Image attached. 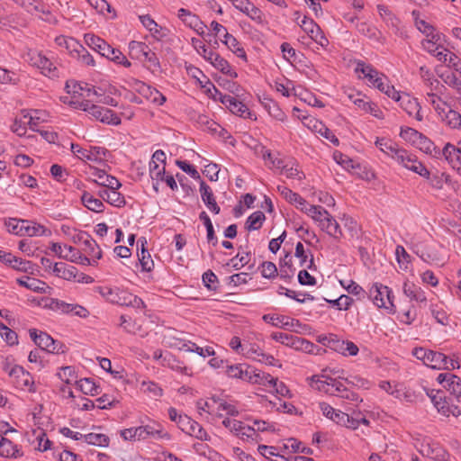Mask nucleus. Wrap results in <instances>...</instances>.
<instances>
[{
	"label": "nucleus",
	"instance_id": "1",
	"mask_svg": "<svg viewBox=\"0 0 461 461\" xmlns=\"http://www.w3.org/2000/svg\"><path fill=\"white\" fill-rule=\"evenodd\" d=\"M85 41L91 49L97 51L101 56L126 68L131 67V63L126 59L120 50L113 48L100 37L87 33L85 35Z\"/></svg>",
	"mask_w": 461,
	"mask_h": 461
},
{
	"label": "nucleus",
	"instance_id": "2",
	"mask_svg": "<svg viewBox=\"0 0 461 461\" xmlns=\"http://www.w3.org/2000/svg\"><path fill=\"white\" fill-rule=\"evenodd\" d=\"M97 291L103 298L113 304H118L121 306H131L134 308H143L145 306L143 301L140 298L120 288H111L104 286L98 287Z\"/></svg>",
	"mask_w": 461,
	"mask_h": 461
},
{
	"label": "nucleus",
	"instance_id": "3",
	"mask_svg": "<svg viewBox=\"0 0 461 461\" xmlns=\"http://www.w3.org/2000/svg\"><path fill=\"white\" fill-rule=\"evenodd\" d=\"M450 379L452 380L446 384V390L450 395L447 400L446 411H442V414L458 417L461 415V379L456 375L450 376Z\"/></svg>",
	"mask_w": 461,
	"mask_h": 461
},
{
	"label": "nucleus",
	"instance_id": "4",
	"mask_svg": "<svg viewBox=\"0 0 461 461\" xmlns=\"http://www.w3.org/2000/svg\"><path fill=\"white\" fill-rule=\"evenodd\" d=\"M392 158L403 167L411 170L423 177H429V171L417 159L415 155L411 154L408 150L399 148L398 150L394 152Z\"/></svg>",
	"mask_w": 461,
	"mask_h": 461
},
{
	"label": "nucleus",
	"instance_id": "5",
	"mask_svg": "<svg viewBox=\"0 0 461 461\" xmlns=\"http://www.w3.org/2000/svg\"><path fill=\"white\" fill-rule=\"evenodd\" d=\"M342 380L343 379L332 378L324 375H321V377L314 375L312 377V386L319 391H323L330 395L339 397L346 388Z\"/></svg>",
	"mask_w": 461,
	"mask_h": 461
},
{
	"label": "nucleus",
	"instance_id": "6",
	"mask_svg": "<svg viewBox=\"0 0 461 461\" xmlns=\"http://www.w3.org/2000/svg\"><path fill=\"white\" fill-rule=\"evenodd\" d=\"M129 51L131 58L140 60L144 59L154 68H160V63L156 53L152 52L146 43L131 41L129 43Z\"/></svg>",
	"mask_w": 461,
	"mask_h": 461
},
{
	"label": "nucleus",
	"instance_id": "7",
	"mask_svg": "<svg viewBox=\"0 0 461 461\" xmlns=\"http://www.w3.org/2000/svg\"><path fill=\"white\" fill-rule=\"evenodd\" d=\"M369 298L378 308L393 310L394 307L392 291L388 286L383 285L382 284L375 283L372 285L369 290Z\"/></svg>",
	"mask_w": 461,
	"mask_h": 461
},
{
	"label": "nucleus",
	"instance_id": "8",
	"mask_svg": "<svg viewBox=\"0 0 461 461\" xmlns=\"http://www.w3.org/2000/svg\"><path fill=\"white\" fill-rule=\"evenodd\" d=\"M442 35L436 32L421 41L422 48L429 54L433 55L438 61H446V56L448 50L443 45Z\"/></svg>",
	"mask_w": 461,
	"mask_h": 461
},
{
	"label": "nucleus",
	"instance_id": "9",
	"mask_svg": "<svg viewBox=\"0 0 461 461\" xmlns=\"http://www.w3.org/2000/svg\"><path fill=\"white\" fill-rule=\"evenodd\" d=\"M26 61L32 66L41 69V73L50 77H56V67L53 66L52 62L43 56L41 52L30 50L26 53Z\"/></svg>",
	"mask_w": 461,
	"mask_h": 461
},
{
	"label": "nucleus",
	"instance_id": "10",
	"mask_svg": "<svg viewBox=\"0 0 461 461\" xmlns=\"http://www.w3.org/2000/svg\"><path fill=\"white\" fill-rule=\"evenodd\" d=\"M51 251L54 252L59 258H63L66 260H69L71 262L81 264L84 266L92 265V261L89 258L83 255L77 249L72 246L65 245V249L68 250V253L63 254L62 246L59 243H52L51 244Z\"/></svg>",
	"mask_w": 461,
	"mask_h": 461
},
{
	"label": "nucleus",
	"instance_id": "11",
	"mask_svg": "<svg viewBox=\"0 0 461 461\" xmlns=\"http://www.w3.org/2000/svg\"><path fill=\"white\" fill-rule=\"evenodd\" d=\"M413 356L423 362L424 365L434 369H442L446 355L423 348H414Z\"/></svg>",
	"mask_w": 461,
	"mask_h": 461
},
{
	"label": "nucleus",
	"instance_id": "12",
	"mask_svg": "<svg viewBox=\"0 0 461 461\" xmlns=\"http://www.w3.org/2000/svg\"><path fill=\"white\" fill-rule=\"evenodd\" d=\"M418 451L423 456L437 461L447 460V452L438 444L429 439H425L416 445Z\"/></svg>",
	"mask_w": 461,
	"mask_h": 461
},
{
	"label": "nucleus",
	"instance_id": "13",
	"mask_svg": "<svg viewBox=\"0 0 461 461\" xmlns=\"http://www.w3.org/2000/svg\"><path fill=\"white\" fill-rule=\"evenodd\" d=\"M178 428L185 433L197 439L208 441L211 439L206 430L190 417H182L178 420Z\"/></svg>",
	"mask_w": 461,
	"mask_h": 461
},
{
	"label": "nucleus",
	"instance_id": "14",
	"mask_svg": "<svg viewBox=\"0 0 461 461\" xmlns=\"http://www.w3.org/2000/svg\"><path fill=\"white\" fill-rule=\"evenodd\" d=\"M86 174L93 182L99 185L112 189H119L122 186V184L116 177L107 175L104 170L95 167L90 166Z\"/></svg>",
	"mask_w": 461,
	"mask_h": 461
},
{
	"label": "nucleus",
	"instance_id": "15",
	"mask_svg": "<svg viewBox=\"0 0 461 461\" xmlns=\"http://www.w3.org/2000/svg\"><path fill=\"white\" fill-rule=\"evenodd\" d=\"M30 336L35 344L41 349H44L50 353L59 354L63 352L62 345L60 343H57L49 334L45 332H40L38 334L36 330H31Z\"/></svg>",
	"mask_w": 461,
	"mask_h": 461
},
{
	"label": "nucleus",
	"instance_id": "16",
	"mask_svg": "<svg viewBox=\"0 0 461 461\" xmlns=\"http://www.w3.org/2000/svg\"><path fill=\"white\" fill-rule=\"evenodd\" d=\"M379 15L383 21L390 27L393 32L401 38H407V32L401 25L400 20L391 12V10L384 5H377Z\"/></svg>",
	"mask_w": 461,
	"mask_h": 461
},
{
	"label": "nucleus",
	"instance_id": "17",
	"mask_svg": "<svg viewBox=\"0 0 461 461\" xmlns=\"http://www.w3.org/2000/svg\"><path fill=\"white\" fill-rule=\"evenodd\" d=\"M348 98L363 112L370 113L378 119L383 118V112L380 110L378 105L370 101L366 96L362 95L360 93H357L349 95Z\"/></svg>",
	"mask_w": 461,
	"mask_h": 461
},
{
	"label": "nucleus",
	"instance_id": "18",
	"mask_svg": "<svg viewBox=\"0 0 461 461\" xmlns=\"http://www.w3.org/2000/svg\"><path fill=\"white\" fill-rule=\"evenodd\" d=\"M263 320L275 327L298 331L302 323L296 320L284 315L265 314Z\"/></svg>",
	"mask_w": 461,
	"mask_h": 461
},
{
	"label": "nucleus",
	"instance_id": "19",
	"mask_svg": "<svg viewBox=\"0 0 461 461\" xmlns=\"http://www.w3.org/2000/svg\"><path fill=\"white\" fill-rule=\"evenodd\" d=\"M356 72H361L365 78L368 80V84L379 90L384 88V75L380 74L375 68L370 65H365L363 62H357Z\"/></svg>",
	"mask_w": 461,
	"mask_h": 461
},
{
	"label": "nucleus",
	"instance_id": "20",
	"mask_svg": "<svg viewBox=\"0 0 461 461\" xmlns=\"http://www.w3.org/2000/svg\"><path fill=\"white\" fill-rule=\"evenodd\" d=\"M48 306L54 311H59L64 313H73L79 317H86L88 311L78 304L67 303L58 299H50Z\"/></svg>",
	"mask_w": 461,
	"mask_h": 461
},
{
	"label": "nucleus",
	"instance_id": "21",
	"mask_svg": "<svg viewBox=\"0 0 461 461\" xmlns=\"http://www.w3.org/2000/svg\"><path fill=\"white\" fill-rule=\"evenodd\" d=\"M8 375L12 378V383L15 387L22 390L28 388L29 391H32V377L22 366H14L10 371H8Z\"/></svg>",
	"mask_w": 461,
	"mask_h": 461
},
{
	"label": "nucleus",
	"instance_id": "22",
	"mask_svg": "<svg viewBox=\"0 0 461 461\" xmlns=\"http://www.w3.org/2000/svg\"><path fill=\"white\" fill-rule=\"evenodd\" d=\"M14 429H5L0 431V456L4 457H19L22 456L20 449L10 439L6 438L5 435L8 432H14Z\"/></svg>",
	"mask_w": 461,
	"mask_h": 461
},
{
	"label": "nucleus",
	"instance_id": "23",
	"mask_svg": "<svg viewBox=\"0 0 461 461\" xmlns=\"http://www.w3.org/2000/svg\"><path fill=\"white\" fill-rule=\"evenodd\" d=\"M441 152L452 167L461 174V141L456 146L446 144Z\"/></svg>",
	"mask_w": 461,
	"mask_h": 461
},
{
	"label": "nucleus",
	"instance_id": "24",
	"mask_svg": "<svg viewBox=\"0 0 461 461\" xmlns=\"http://www.w3.org/2000/svg\"><path fill=\"white\" fill-rule=\"evenodd\" d=\"M91 115L103 123L119 125L121 118L111 109L96 105L92 107Z\"/></svg>",
	"mask_w": 461,
	"mask_h": 461
},
{
	"label": "nucleus",
	"instance_id": "25",
	"mask_svg": "<svg viewBox=\"0 0 461 461\" xmlns=\"http://www.w3.org/2000/svg\"><path fill=\"white\" fill-rule=\"evenodd\" d=\"M271 338L277 342L291 348H294L296 349L303 348L304 345L305 349L308 348L309 346H312L308 340L298 337H294L293 335L284 332H274L272 333Z\"/></svg>",
	"mask_w": 461,
	"mask_h": 461
},
{
	"label": "nucleus",
	"instance_id": "26",
	"mask_svg": "<svg viewBox=\"0 0 461 461\" xmlns=\"http://www.w3.org/2000/svg\"><path fill=\"white\" fill-rule=\"evenodd\" d=\"M400 105L409 116L414 117L418 122L423 120V116L420 113V105L417 99L403 93Z\"/></svg>",
	"mask_w": 461,
	"mask_h": 461
},
{
	"label": "nucleus",
	"instance_id": "27",
	"mask_svg": "<svg viewBox=\"0 0 461 461\" xmlns=\"http://www.w3.org/2000/svg\"><path fill=\"white\" fill-rule=\"evenodd\" d=\"M331 349L343 356H356L359 350L354 342L340 339L337 335L331 343Z\"/></svg>",
	"mask_w": 461,
	"mask_h": 461
},
{
	"label": "nucleus",
	"instance_id": "28",
	"mask_svg": "<svg viewBox=\"0 0 461 461\" xmlns=\"http://www.w3.org/2000/svg\"><path fill=\"white\" fill-rule=\"evenodd\" d=\"M248 373L249 374L247 375V382L263 385H276V378L271 376L269 374H267L265 372H262L252 367H249Z\"/></svg>",
	"mask_w": 461,
	"mask_h": 461
},
{
	"label": "nucleus",
	"instance_id": "29",
	"mask_svg": "<svg viewBox=\"0 0 461 461\" xmlns=\"http://www.w3.org/2000/svg\"><path fill=\"white\" fill-rule=\"evenodd\" d=\"M201 198L207 208L213 213L218 214L221 211L220 206L217 204L213 193L211 187L202 181L200 184Z\"/></svg>",
	"mask_w": 461,
	"mask_h": 461
},
{
	"label": "nucleus",
	"instance_id": "30",
	"mask_svg": "<svg viewBox=\"0 0 461 461\" xmlns=\"http://www.w3.org/2000/svg\"><path fill=\"white\" fill-rule=\"evenodd\" d=\"M319 227L321 230H324L327 234L336 240H339L342 237V231L339 224L330 213H328V216L322 220Z\"/></svg>",
	"mask_w": 461,
	"mask_h": 461
},
{
	"label": "nucleus",
	"instance_id": "31",
	"mask_svg": "<svg viewBox=\"0 0 461 461\" xmlns=\"http://www.w3.org/2000/svg\"><path fill=\"white\" fill-rule=\"evenodd\" d=\"M17 283L20 285L37 293L45 294L50 290V287L45 282L34 277L26 276L25 278H19L17 279Z\"/></svg>",
	"mask_w": 461,
	"mask_h": 461
},
{
	"label": "nucleus",
	"instance_id": "32",
	"mask_svg": "<svg viewBox=\"0 0 461 461\" xmlns=\"http://www.w3.org/2000/svg\"><path fill=\"white\" fill-rule=\"evenodd\" d=\"M208 61L218 70L222 72L225 75L230 76V77H236L237 73L233 71L229 64V62L221 58L218 53L216 54H209Z\"/></svg>",
	"mask_w": 461,
	"mask_h": 461
},
{
	"label": "nucleus",
	"instance_id": "33",
	"mask_svg": "<svg viewBox=\"0 0 461 461\" xmlns=\"http://www.w3.org/2000/svg\"><path fill=\"white\" fill-rule=\"evenodd\" d=\"M146 438H152L154 439L170 440L171 435L166 431L159 423H151L144 426Z\"/></svg>",
	"mask_w": 461,
	"mask_h": 461
},
{
	"label": "nucleus",
	"instance_id": "34",
	"mask_svg": "<svg viewBox=\"0 0 461 461\" xmlns=\"http://www.w3.org/2000/svg\"><path fill=\"white\" fill-rule=\"evenodd\" d=\"M140 20L142 25L151 32L152 36L156 40L159 41L167 35L164 32V29L159 26L149 15H140Z\"/></svg>",
	"mask_w": 461,
	"mask_h": 461
},
{
	"label": "nucleus",
	"instance_id": "35",
	"mask_svg": "<svg viewBox=\"0 0 461 461\" xmlns=\"http://www.w3.org/2000/svg\"><path fill=\"white\" fill-rule=\"evenodd\" d=\"M32 115L29 112L23 111L21 117L16 118L11 126L13 132L20 137L24 136L27 131L26 126L32 122Z\"/></svg>",
	"mask_w": 461,
	"mask_h": 461
},
{
	"label": "nucleus",
	"instance_id": "36",
	"mask_svg": "<svg viewBox=\"0 0 461 461\" xmlns=\"http://www.w3.org/2000/svg\"><path fill=\"white\" fill-rule=\"evenodd\" d=\"M61 231L70 238V240L77 245L83 246L86 243V240H88L90 234L84 230H78L72 227L62 225Z\"/></svg>",
	"mask_w": 461,
	"mask_h": 461
},
{
	"label": "nucleus",
	"instance_id": "37",
	"mask_svg": "<svg viewBox=\"0 0 461 461\" xmlns=\"http://www.w3.org/2000/svg\"><path fill=\"white\" fill-rule=\"evenodd\" d=\"M84 206L95 212H102L104 210V204L102 200L95 198L88 192H84L81 196Z\"/></svg>",
	"mask_w": 461,
	"mask_h": 461
},
{
	"label": "nucleus",
	"instance_id": "38",
	"mask_svg": "<svg viewBox=\"0 0 461 461\" xmlns=\"http://www.w3.org/2000/svg\"><path fill=\"white\" fill-rule=\"evenodd\" d=\"M21 226L23 228V236H42L46 231V228L43 225L27 220H23L21 222Z\"/></svg>",
	"mask_w": 461,
	"mask_h": 461
},
{
	"label": "nucleus",
	"instance_id": "39",
	"mask_svg": "<svg viewBox=\"0 0 461 461\" xmlns=\"http://www.w3.org/2000/svg\"><path fill=\"white\" fill-rule=\"evenodd\" d=\"M76 267H68L65 263H55L52 267V273L63 279L72 280L76 277Z\"/></svg>",
	"mask_w": 461,
	"mask_h": 461
},
{
	"label": "nucleus",
	"instance_id": "40",
	"mask_svg": "<svg viewBox=\"0 0 461 461\" xmlns=\"http://www.w3.org/2000/svg\"><path fill=\"white\" fill-rule=\"evenodd\" d=\"M403 294L409 297L411 300L417 301V302H424L426 301V296L424 292L421 290L420 287L417 286L416 285L405 282L403 284Z\"/></svg>",
	"mask_w": 461,
	"mask_h": 461
},
{
	"label": "nucleus",
	"instance_id": "41",
	"mask_svg": "<svg viewBox=\"0 0 461 461\" xmlns=\"http://www.w3.org/2000/svg\"><path fill=\"white\" fill-rule=\"evenodd\" d=\"M223 39L221 41L238 57L246 59V52L243 48L240 46L237 39L230 34L227 31L222 34Z\"/></svg>",
	"mask_w": 461,
	"mask_h": 461
},
{
	"label": "nucleus",
	"instance_id": "42",
	"mask_svg": "<svg viewBox=\"0 0 461 461\" xmlns=\"http://www.w3.org/2000/svg\"><path fill=\"white\" fill-rule=\"evenodd\" d=\"M451 129H461V114L451 107L440 117Z\"/></svg>",
	"mask_w": 461,
	"mask_h": 461
},
{
	"label": "nucleus",
	"instance_id": "43",
	"mask_svg": "<svg viewBox=\"0 0 461 461\" xmlns=\"http://www.w3.org/2000/svg\"><path fill=\"white\" fill-rule=\"evenodd\" d=\"M139 84L140 85L139 91L148 98L151 99L153 103L163 104L166 102V97L157 89L151 88L150 86L141 82H139Z\"/></svg>",
	"mask_w": 461,
	"mask_h": 461
},
{
	"label": "nucleus",
	"instance_id": "44",
	"mask_svg": "<svg viewBox=\"0 0 461 461\" xmlns=\"http://www.w3.org/2000/svg\"><path fill=\"white\" fill-rule=\"evenodd\" d=\"M82 250L85 254L93 258L94 263L96 259H100L102 258V251L96 241L91 236H89L88 240H86V243L83 244Z\"/></svg>",
	"mask_w": 461,
	"mask_h": 461
},
{
	"label": "nucleus",
	"instance_id": "45",
	"mask_svg": "<svg viewBox=\"0 0 461 461\" xmlns=\"http://www.w3.org/2000/svg\"><path fill=\"white\" fill-rule=\"evenodd\" d=\"M424 391L440 413H442V411H446L447 399L441 392L428 388H424Z\"/></svg>",
	"mask_w": 461,
	"mask_h": 461
},
{
	"label": "nucleus",
	"instance_id": "46",
	"mask_svg": "<svg viewBox=\"0 0 461 461\" xmlns=\"http://www.w3.org/2000/svg\"><path fill=\"white\" fill-rule=\"evenodd\" d=\"M331 420L335 421L337 424L346 426L347 428H350L353 429H357L359 425L357 420L350 418L348 414L339 410H337L335 411L334 416Z\"/></svg>",
	"mask_w": 461,
	"mask_h": 461
},
{
	"label": "nucleus",
	"instance_id": "47",
	"mask_svg": "<svg viewBox=\"0 0 461 461\" xmlns=\"http://www.w3.org/2000/svg\"><path fill=\"white\" fill-rule=\"evenodd\" d=\"M121 436L125 440H144L146 439L145 428L144 426H140L125 429L121 431Z\"/></svg>",
	"mask_w": 461,
	"mask_h": 461
},
{
	"label": "nucleus",
	"instance_id": "48",
	"mask_svg": "<svg viewBox=\"0 0 461 461\" xmlns=\"http://www.w3.org/2000/svg\"><path fill=\"white\" fill-rule=\"evenodd\" d=\"M84 440L89 444L97 447H108L110 439L109 437L102 433H88L84 436Z\"/></svg>",
	"mask_w": 461,
	"mask_h": 461
},
{
	"label": "nucleus",
	"instance_id": "49",
	"mask_svg": "<svg viewBox=\"0 0 461 461\" xmlns=\"http://www.w3.org/2000/svg\"><path fill=\"white\" fill-rule=\"evenodd\" d=\"M265 220V214L261 211H257L247 219L246 229L249 231L257 230L261 228Z\"/></svg>",
	"mask_w": 461,
	"mask_h": 461
},
{
	"label": "nucleus",
	"instance_id": "50",
	"mask_svg": "<svg viewBox=\"0 0 461 461\" xmlns=\"http://www.w3.org/2000/svg\"><path fill=\"white\" fill-rule=\"evenodd\" d=\"M298 23L301 28L310 36L311 39L320 35L321 28L312 19L304 16L302 21L298 22Z\"/></svg>",
	"mask_w": 461,
	"mask_h": 461
},
{
	"label": "nucleus",
	"instance_id": "51",
	"mask_svg": "<svg viewBox=\"0 0 461 461\" xmlns=\"http://www.w3.org/2000/svg\"><path fill=\"white\" fill-rule=\"evenodd\" d=\"M140 390L150 397H159L163 393L162 388L152 381H143L140 384Z\"/></svg>",
	"mask_w": 461,
	"mask_h": 461
},
{
	"label": "nucleus",
	"instance_id": "52",
	"mask_svg": "<svg viewBox=\"0 0 461 461\" xmlns=\"http://www.w3.org/2000/svg\"><path fill=\"white\" fill-rule=\"evenodd\" d=\"M376 147L379 148L381 151L388 155L389 157L393 158L394 155V152H396L399 149V147L393 143L390 140L386 139H377L375 141Z\"/></svg>",
	"mask_w": 461,
	"mask_h": 461
},
{
	"label": "nucleus",
	"instance_id": "53",
	"mask_svg": "<svg viewBox=\"0 0 461 461\" xmlns=\"http://www.w3.org/2000/svg\"><path fill=\"white\" fill-rule=\"evenodd\" d=\"M199 219L206 227L208 241L212 242V245L215 246L217 244V239L214 236V230L210 217L205 212H202L199 215Z\"/></svg>",
	"mask_w": 461,
	"mask_h": 461
},
{
	"label": "nucleus",
	"instance_id": "54",
	"mask_svg": "<svg viewBox=\"0 0 461 461\" xmlns=\"http://www.w3.org/2000/svg\"><path fill=\"white\" fill-rule=\"evenodd\" d=\"M413 145L427 154H432L436 149L434 143L422 133L420 134Z\"/></svg>",
	"mask_w": 461,
	"mask_h": 461
},
{
	"label": "nucleus",
	"instance_id": "55",
	"mask_svg": "<svg viewBox=\"0 0 461 461\" xmlns=\"http://www.w3.org/2000/svg\"><path fill=\"white\" fill-rule=\"evenodd\" d=\"M141 252L138 254L140 263L144 271H151L154 267V262L151 258L150 254L144 249V242H141Z\"/></svg>",
	"mask_w": 461,
	"mask_h": 461
},
{
	"label": "nucleus",
	"instance_id": "56",
	"mask_svg": "<svg viewBox=\"0 0 461 461\" xmlns=\"http://www.w3.org/2000/svg\"><path fill=\"white\" fill-rule=\"evenodd\" d=\"M106 202L114 207H123L126 204L124 196L118 192V189L110 188Z\"/></svg>",
	"mask_w": 461,
	"mask_h": 461
},
{
	"label": "nucleus",
	"instance_id": "57",
	"mask_svg": "<svg viewBox=\"0 0 461 461\" xmlns=\"http://www.w3.org/2000/svg\"><path fill=\"white\" fill-rule=\"evenodd\" d=\"M248 369L249 366L244 369L242 365L228 366L226 373L230 377L247 381Z\"/></svg>",
	"mask_w": 461,
	"mask_h": 461
},
{
	"label": "nucleus",
	"instance_id": "58",
	"mask_svg": "<svg viewBox=\"0 0 461 461\" xmlns=\"http://www.w3.org/2000/svg\"><path fill=\"white\" fill-rule=\"evenodd\" d=\"M328 211L320 205H312V207H308L307 215H309L314 221H316L318 225H320L322 220L328 216Z\"/></svg>",
	"mask_w": 461,
	"mask_h": 461
},
{
	"label": "nucleus",
	"instance_id": "59",
	"mask_svg": "<svg viewBox=\"0 0 461 461\" xmlns=\"http://www.w3.org/2000/svg\"><path fill=\"white\" fill-rule=\"evenodd\" d=\"M56 42L59 46H64L71 53L77 50L81 44L74 38H68L65 36H59L56 38Z\"/></svg>",
	"mask_w": 461,
	"mask_h": 461
},
{
	"label": "nucleus",
	"instance_id": "60",
	"mask_svg": "<svg viewBox=\"0 0 461 461\" xmlns=\"http://www.w3.org/2000/svg\"><path fill=\"white\" fill-rule=\"evenodd\" d=\"M59 377L65 382L67 384L77 383L75 370L72 366H64L58 373Z\"/></svg>",
	"mask_w": 461,
	"mask_h": 461
},
{
	"label": "nucleus",
	"instance_id": "61",
	"mask_svg": "<svg viewBox=\"0 0 461 461\" xmlns=\"http://www.w3.org/2000/svg\"><path fill=\"white\" fill-rule=\"evenodd\" d=\"M77 384L81 392L84 393L85 394L95 395L98 393L97 387L95 386V383L89 378L81 379L77 381Z\"/></svg>",
	"mask_w": 461,
	"mask_h": 461
},
{
	"label": "nucleus",
	"instance_id": "62",
	"mask_svg": "<svg viewBox=\"0 0 461 461\" xmlns=\"http://www.w3.org/2000/svg\"><path fill=\"white\" fill-rule=\"evenodd\" d=\"M277 190L281 194V195L292 204H297V202L301 201V195L298 194L297 193L293 192L286 186L278 185Z\"/></svg>",
	"mask_w": 461,
	"mask_h": 461
},
{
	"label": "nucleus",
	"instance_id": "63",
	"mask_svg": "<svg viewBox=\"0 0 461 461\" xmlns=\"http://www.w3.org/2000/svg\"><path fill=\"white\" fill-rule=\"evenodd\" d=\"M74 52L82 64L91 67L95 65L93 56L82 45Z\"/></svg>",
	"mask_w": 461,
	"mask_h": 461
},
{
	"label": "nucleus",
	"instance_id": "64",
	"mask_svg": "<svg viewBox=\"0 0 461 461\" xmlns=\"http://www.w3.org/2000/svg\"><path fill=\"white\" fill-rule=\"evenodd\" d=\"M184 347L186 348L187 351L195 352L203 357L214 355V350L211 347L202 348L192 342L185 344Z\"/></svg>",
	"mask_w": 461,
	"mask_h": 461
}]
</instances>
